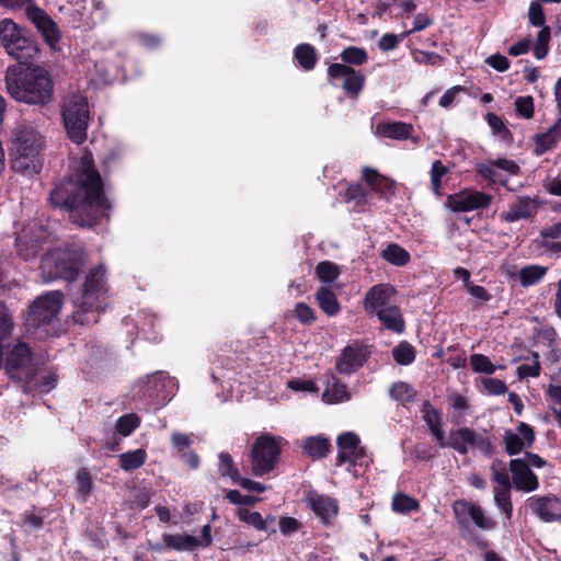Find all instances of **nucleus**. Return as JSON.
<instances>
[{
	"label": "nucleus",
	"instance_id": "obj_1",
	"mask_svg": "<svg viewBox=\"0 0 561 561\" xmlns=\"http://www.w3.org/2000/svg\"><path fill=\"white\" fill-rule=\"evenodd\" d=\"M49 202L54 207L66 208L70 219L81 227H92L100 217L105 216L110 205L90 153L82 154L75 167L73 179L55 184L49 193Z\"/></svg>",
	"mask_w": 561,
	"mask_h": 561
},
{
	"label": "nucleus",
	"instance_id": "obj_2",
	"mask_svg": "<svg viewBox=\"0 0 561 561\" xmlns=\"http://www.w3.org/2000/svg\"><path fill=\"white\" fill-rule=\"evenodd\" d=\"M4 82L7 92L18 102L45 105L53 99V81L42 67L10 66Z\"/></svg>",
	"mask_w": 561,
	"mask_h": 561
},
{
	"label": "nucleus",
	"instance_id": "obj_3",
	"mask_svg": "<svg viewBox=\"0 0 561 561\" xmlns=\"http://www.w3.org/2000/svg\"><path fill=\"white\" fill-rule=\"evenodd\" d=\"M105 268L102 264L89 272L80 293L76 296L73 318L80 324L95 323L106 305Z\"/></svg>",
	"mask_w": 561,
	"mask_h": 561
},
{
	"label": "nucleus",
	"instance_id": "obj_4",
	"mask_svg": "<svg viewBox=\"0 0 561 561\" xmlns=\"http://www.w3.org/2000/svg\"><path fill=\"white\" fill-rule=\"evenodd\" d=\"M0 41L9 56L21 65H30L37 60L39 48L37 43L11 20L0 22Z\"/></svg>",
	"mask_w": 561,
	"mask_h": 561
},
{
	"label": "nucleus",
	"instance_id": "obj_5",
	"mask_svg": "<svg viewBox=\"0 0 561 561\" xmlns=\"http://www.w3.org/2000/svg\"><path fill=\"white\" fill-rule=\"evenodd\" d=\"M61 115L68 137L75 144L84 142L90 118L87 96L81 93L68 94L62 102Z\"/></svg>",
	"mask_w": 561,
	"mask_h": 561
},
{
	"label": "nucleus",
	"instance_id": "obj_6",
	"mask_svg": "<svg viewBox=\"0 0 561 561\" xmlns=\"http://www.w3.org/2000/svg\"><path fill=\"white\" fill-rule=\"evenodd\" d=\"M84 263L83 252L80 250L57 249L45 254L41 261L44 273L50 278H64L72 282L77 278Z\"/></svg>",
	"mask_w": 561,
	"mask_h": 561
},
{
	"label": "nucleus",
	"instance_id": "obj_7",
	"mask_svg": "<svg viewBox=\"0 0 561 561\" xmlns=\"http://www.w3.org/2000/svg\"><path fill=\"white\" fill-rule=\"evenodd\" d=\"M284 443L283 437L271 434H263L256 438L251 453L254 476L260 477L274 469Z\"/></svg>",
	"mask_w": 561,
	"mask_h": 561
},
{
	"label": "nucleus",
	"instance_id": "obj_8",
	"mask_svg": "<svg viewBox=\"0 0 561 561\" xmlns=\"http://www.w3.org/2000/svg\"><path fill=\"white\" fill-rule=\"evenodd\" d=\"M447 447H450L461 455H467L469 449L478 450L485 456L492 451L490 436L478 433L470 427H460L449 432Z\"/></svg>",
	"mask_w": 561,
	"mask_h": 561
},
{
	"label": "nucleus",
	"instance_id": "obj_9",
	"mask_svg": "<svg viewBox=\"0 0 561 561\" xmlns=\"http://www.w3.org/2000/svg\"><path fill=\"white\" fill-rule=\"evenodd\" d=\"M4 368L11 379L28 381L34 375L32 352L26 343L18 342L7 355Z\"/></svg>",
	"mask_w": 561,
	"mask_h": 561
},
{
	"label": "nucleus",
	"instance_id": "obj_10",
	"mask_svg": "<svg viewBox=\"0 0 561 561\" xmlns=\"http://www.w3.org/2000/svg\"><path fill=\"white\" fill-rule=\"evenodd\" d=\"M62 305V295L60 291H49L38 297L30 307L27 321L28 324L37 327L49 323L57 317Z\"/></svg>",
	"mask_w": 561,
	"mask_h": 561
},
{
	"label": "nucleus",
	"instance_id": "obj_11",
	"mask_svg": "<svg viewBox=\"0 0 561 561\" xmlns=\"http://www.w3.org/2000/svg\"><path fill=\"white\" fill-rule=\"evenodd\" d=\"M164 546H153L152 549L162 551L163 548L176 550V551H193L197 547H208L211 541V529L209 525H205L202 528L201 537H194L192 535L183 534H164L162 536Z\"/></svg>",
	"mask_w": 561,
	"mask_h": 561
},
{
	"label": "nucleus",
	"instance_id": "obj_12",
	"mask_svg": "<svg viewBox=\"0 0 561 561\" xmlns=\"http://www.w3.org/2000/svg\"><path fill=\"white\" fill-rule=\"evenodd\" d=\"M337 465L367 466L369 457L360 446L359 437L353 432H346L337 437Z\"/></svg>",
	"mask_w": 561,
	"mask_h": 561
},
{
	"label": "nucleus",
	"instance_id": "obj_13",
	"mask_svg": "<svg viewBox=\"0 0 561 561\" xmlns=\"http://www.w3.org/2000/svg\"><path fill=\"white\" fill-rule=\"evenodd\" d=\"M453 511L461 528H467L470 522L482 530H491L496 525L491 517L484 515L483 510L479 505L466 500L455 501Z\"/></svg>",
	"mask_w": 561,
	"mask_h": 561
},
{
	"label": "nucleus",
	"instance_id": "obj_14",
	"mask_svg": "<svg viewBox=\"0 0 561 561\" xmlns=\"http://www.w3.org/2000/svg\"><path fill=\"white\" fill-rule=\"evenodd\" d=\"M493 196L476 190H462L447 197L446 206L454 213L484 209L490 206Z\"/></svg>",
	"mask_w": 561,
	"mask_h": 561
},
{
	"label": "nucleus",
	"instance_id": "obj_15",
	"mask_svg": "<svg viewBox=\"0 0 561 561\" xmlns=\"http://www.w3.org/2000/svg\"><path fill=\"white\" fill-rule=\"evenodd\" d=\"M46 236V230L37 222L27 224L16 234L15 242L19 255L25 261L35 257Z\"/></svg>",
	"mask_w": 561,
	"mask_h": 561
},
{
	"label": "nucleus",
	"instance_id": "obj_16",
	"mask_svg": "<svg viewBox=\"0 0 561 561\" xmlns=\"http://www.w3.org/2000/svg\"><path fill=\"white\" fill-rule=\"evenodd\" d=\"M526 506L545 523L561 522V500L554 495L530 496Z\"/></svg>",
	"mask_w": 561,
	"mask_h": 561
},
{
	"label": "nucleus",
	"instance_id": "obj_17",
	"mask_svg": "<svg viewBox=\"0 0 561 561\" xmlns=\"http://www.w3.org/2000/svg\"><path fill=\"white\" fill-rule=\"evenodd\" d=\"M328 76L332 80H342V88L352 96L359 94L365 82V77L360 72L344 64H332L328 69Z\"/></svg>",
	"mask_w": 561,
	"mask_h": 561
},
{
	"label": "nucleus",
	"instance_id": "obj_18",
	"mask_svg": "<svg viewBox=\"0 0 561 561\" xmlns=\"http://www.w3.org/2000/svg\"><path fill=\"white\" fill-rule=\"evenodd\" d=\"M26 15L43 35L45 42L53 49H56L60 39V32L55 21H53L44 10L37 7H28L26 9Z\"/></svg>",
	"mask_w": 561,
	"mask_h": 561
},
{
	"label": "nucleus",
	"instance_id": "obj_19",
	"mask_svg": "<svg viewBox=\"0 0 561 561\" xmlns=\"http://www.w3.org/2000/svg\"><path fill=\"white\" fill-rule=\"evenodd\" d=\"M519 171V167L512 160L497 159L495 161H489L477 165V172L485 180L492 183H499L506 185L507 175H515Z\"/></svg>",
	"mask_w": 561,
	"mask_h": 561
},
{
	"label": "nucleus",
	"instance_id": "obj_20",
	"mask_svg": "<svg viewBox=\"0 0 561 561\" xmlns=\"http://www.w3.org/2000/svg\"><path fill=\"white\" fill-rule=\"evenodd\" d=\"M369 352L366 346L353 342L348 344L337 358L335 369L340 374L350 375L364 365Z\"/></svg>",
	"mask_w": 561,
	"mask_h": 561
},
{
	"label": "nucleus",
	"instance_id": "obj_21",
	"mask_svg": "<svg viewBox=\"0 0 561 561\" xmlns=\"http://www.w3.org/2000/svg\"><path fill=\"white\" fill-rule=\"evenodd\" d=\"M503 440L506 453L511 456L517 455L533 445L535 432L530 425L520 422L516 431L507 430L504 432Z\"/></svg>",
	"mask_w": 561,
	"mask_h": 561
},
{
	"label": "nucleus",
	"instance_id": "obj_22",
	"mask_svg": "<svg viewBox=\"0 0 561 561\" xmlns=\"http://www.w3.org/2000/svg\"><path fill=\"white\" fill-rule=\"evenodd\" d=\"M540 202L536 197L518 196L508 209L502 213L501 217L507 222H515L522 219L534 217L539 209Z\"/></svg>",
	"mask_w": 561,
	"mask_h": 561
},
{
	"label": "nucleus",
	"instance_id": "obj_23",
	"mask_svg": "<svg viewBox=\"0 0 561 561\" xmlns=\"http://www.w3.org/2000/svg\"><path fill=\"white\" fill-rule=\"evenodd\" d=\"M510 469L512 471L513 483L517 490L533 492L539 488L538 478L524 459H512Z\"/></svg>",
	"mask_w": 561,
	"mask_h": 561
},
{
	"label": "nucleus",
	"instance_id": "obj_24",
	"mask_svg": "<svg viewBox=\"0 0 561 561\" xmlns=\"http://www.w3.org/2000/svg\"><path fill=\"white\" fill-rule=\"evenodd\" d=\"M307 502L312 512L323 524H330L337 516L339 505L334 499L328 495L309 492Z\"/></svg>",
	"mask_w": 561,
	"mask_h": 561
},
{
	"label": "nucleus",
	"instance_id": "obj_25",
	"mask_svg": "<svg viewBox=\"0 0 561 561\" xmlns=\"http://www.w3.org/2000/svg\"><path fill=\"white\" fill-rule=\"evenodd\" d=\"M394 295V288L387 284L373 286L365 295L364 308L367 313H376L385 307L391 306V297Z\"/></svg>",
	"mask_w": 561,
	"mask_h": 561
},
{
	"label": "nucleus",
	"instance_id": "obj_26",
	"mask_svg": "<svg viewBox=\"0 0 561 561\" xmlns=\"http://www.w3.org/2000/svg\"><path fill=\"white\" fill-rule=\"evenodd\" d=\"M13 136L16 152L41 151L43 148L42 136L32 126L16 127Z\"/></svg>",
	"mask_w": 561,
	"mask_h": 561
},
{
	"label": "nucleus",
	"instance_id": "obj_27",
	"mask_svg": "<svg viewBox=\"0 0 561 561\" xmlns=\"http://www.w3.org/2000/svg\"><path fill=\"white\" fill-rule=\"evenodd\" d=\"M41 151H25L14 153L12 169L25 176H33L42 169Z\"/></svg>",
	"mask_w": 561,
	"mask_h": 561
},
{
	"label": "nucleus",
	"instance_id": "obj_28",
	"mask_svg": "<svg viewBox=\"0 0 561 561\" xmlns=\"http://www.w3.org/2000/svg\"><path fill=\"white\" fill-rule=\"evenodd\" d=\"M423 420L430 428L433 437L440 448L447 447V438L443 430L440 413L434 409L430 402H424L422 405Z\"/></svg>",
	"mask_w": 561,
	"mask_h": 561
},
{
	"label": "nucleus",
	"instance_id": "obj_29",
	"mask_svg": "<svg viewBox=\"0 0 561 561\" xmlns=\"http://www.w3.org/2000/svg\"><path fill=\"white\" fill-rule=\"evenodd\" d=\"M363 179L367 186L381 198H387L388 194L394 191V182L381 174L376 170L366 168L363 170Z\"/></svg>",
	"mask_w": 561,
	"mask_h": 561
},
{
	"label": "nucleus",
	"instance_id": "obj_30",
	"mask_svg": "<svg viewBox=\"0 0 561 561\" xmlns=\"http://www.w3.org/2000/svg\"><path fill=\"white\" fill-rule=\"evenodd\" d=\"M561 139V118L546 131L535 136V153L541 156L551 148H553Z\"/></svg>",
	"mask_w": 561,
	"mask_h": 561
},
{
	"label": "nucleus",
	"instance_id": "obj_31",
	"mask_svg": "<svg viewBox=\"0 0 561 561\" xmlns=\"http://www.w3.org/2000/svg\"><path fill=\"white\" fill-rule=\"evenodd\" d=\"M351 399L345 383L341 382L334 375L328 378L327 387L322 393V401L328 404L346 402Z\"/></svg>",
	"mask_w": 561,
	"mask_h": 561
},
{
	"label": "nucleus",
	"instance_id": "obj_32",
	"mask_svg": "<svg viewBox=\"0 0 561 561\" xmlns=\"http://www.w3.org/2000/svg\"><path fill=\"white\" fill-rule=\"evenodd\" d=\"M383 327L392 332L402 333L404 331V320L400 309L394 306H388L375 313Z\"/></svg>",
	"mask_w": 561,
	"mask_h": 561
},
{
	"label": "nucleus",
	"instance_id": "obj_33",
	"mask_svg": "<svg viewBox=\"0 0 561 561\" xmlns=\"http://www.w3.org/2000/svg\"><path fill=\"white\" fill-rule=\"evenodd\" d=\"M413 127L402 122L380 123L376 126V134L381 137L404 140L411 137Z\"/></svg>",
	"mask_w": 561,
	"mask_h": 561
},
{
	"label": "nucleus",
	"instance_id": "obj_34",
	"mask_svg": "<svg viewBox=\"0 0 561 561\" xmlns=\"http://www.w3.org/2000/svg\"><path fill=\"white\" fill-rule=\"evenodd\" d=\"M171 380L168 376L162 373H154L147 377V381L145 382L141 391L144 397H148L157 400H165V396H161V392L167 387V383H170Z\"/></svg>",
	"mask_w": 561,
	"mask_h": 561
},
{
	"label": "nucleus",
	"instance_id": "obj_35",
	"mask_svg": "<svg viewBox=\"0 0 561 561\" xmlns=\"http://www.w3.org/2000/svg\"><path fill=\"white\" fill-rule=\"evenodd\" d=\"M301 448L306 455L313 459L324 458L330 450V440L322 436H310L302 440Z\"/></svg>",
	"mask_w": 561,
	"mask_h": 561
},
{
	"label": "nucleus",
	"instance_id": "obj_36",
	"mask_svg": "<svg viewBox=\"0 0 561 561\" xmlns=\"http://www.w3.org/2000/svg\"><path fill=\"white\" fill-rule=\"evenodd\" d=\"M548 267L530 264L526 265L518 272L519 283L523 287H529L538 284L546 276Z\"/></svg>",
	"mask_w": 561,
	"mask_h": 561
},
{
	"label": "nucleus",
	"instance_id": "obj_37",
	"mask_svg": "<svg viewBox=\"0 0 561 561\" xmlns=\"http://www.w3.org/2000/svg\"><path fill=\"white\" fill-rule=\"evenodd\" d=\"M317 301L321 310L332 317L339 313L340 304L336 296L328 287H320L316 294Z\"/></svg>",
	"mask_w": 561,
	"mask_h": 561
},
{
	"label": "nucleus",
	"instance_id": "obj_38",
	"mask_svg": "<svg viewBox=\"0 0 561 561\" xmlns=\"http://www.w3.org/2000/svg\"><path fill=\"white\" fill-rule=\"evenodd\" d=\"M147 455L144 449H136L118 456L119 467L125 471H131L140 468L145 463Z\"/></svg>",
	"mask_w": 561,
	"mask_h": 561
},
{
	"label": "nucleus",
	"instance_id": "obj_39",
	"mask_svg": "<svg viewBox=\"0 0 561 561\" xmlns=\"http://www.w3.org/2000/svg\"><path fill=\"white\" fill-rule=\"evenodd\" d=\"M295 59L298 61L300 67L305 70H311L314 68L317 62V55L314 48L309 44H300L295 48Z\"/></svg>",
	"mask_w": 561,
	"mask_h": 561
},
{
	"label": "nucleus",
	"instance_id": "obj_40",
	"mask_svg": "<svg viewBox=\"0 0 561 561\" xmlns=\"http://www.w3.org/2000/svg\"><path fill=\"white\" fill-rule=\"evenodd\" d=\"M237 515L239 520L254 527L256 530L268 531V520L264 519L259 512L240 508Z\"/></svg>",
	"mask_w": 561,
	"mask_h": 561
},
{
	"label": "nucleus",
	"instance_id": "obj_41",
	"mask_svg": "<svg viewBox=\"0 0 561 561\" xmlns=\"http://www.w3.org/2000/svg\"><path fill=\"white\" fill-rule=\"evenodd\" d=\"M494 503L501 510L507 519L512 518L513 505L511 502V488L494 486Z\"/></svg>",
	"mask_w": 561,
	"mask_h": 561
},
{
	"label": "nucleus",
	"instance_id": "obj_42",
	"mask_svg": "<svg viewBox=\"0 0 561 561\" xmlns=\"http://www.w3.org/2000/svg\"><path fill=\"white\" fill-rule=\"evenodd\" d=\"M14 329L12 316L3 302H0V351L9 340Z\"/></svg>",
	"mask_w": 561,
	"mask_h": 561
},
{
	"label": "nucleus",
	"instance_id": "obj_43",
	"mask_svg": "<svg viewBox=\"0 0 561 561\" xmlns=\"http://www.w3.org/2000/svg\"><path fill=\"white\" fill-rule=\"evenodd\" d=\"M448 173V168L440 160H435L431 167V187L436 196H440L442 179Z\"/></svg>",
	"mask_w": 561,
	"mask_h": 561
},
{
	"label": "nucleus",
	"instance_id": "obj_44",
	"mask_svg": "<svg viewBox=\"0 0 561 561\" xmlns=\"http://www.w3.org/2000/svg\"><path fill=\"white\" fill-rule=\"evenodd\" d=\"M140 424V419L135 413L124 414L117 419L115 428L122 436H129Z\"/></svg>",
	"mask_w": 561,
	"mask_h": 561
},
{
	"label": "nucleus",
	"instance_id": "obj_45",
	"mask_svg": "<svg viewBox=\"0 0 561 561\" xmlns=\"http://www.w3.org/2000/svg\"><path fill=\"white\" fill-rule=\"evenodd\" d=\"M383 259L389 263L402 266L410 260V254L398 244H389L383 251Z\"/></svg>",
	"mask_w": 561,
	"mask_h": 561
},
{
	"label": "nucleus",
	"instance_id": "obj_46",
	"mask_svg": "<svg viewBox=\"0 0 561 561\" xmlns=\"http://www.w3.org/2000/svg\"><path fill=\"white\" fill-rule=\"evenodd\" d=\"M316 274L322 283H332L340 276V268L330 261H323L317 265Z\"/></svg>",
	"mask_w": 561,
	"mask_h": 561
},
{
	"label": "nucleus",
	"instance_id": "obj_47",
	"mask_svg": "<svg viewBox=\"0 0 561 561\" xmlns=\"http://www.w3.org/2000/svg\"><path fill=\"white\" fill-rule=\"evenodd\" d=\"M492 480L499 488H512V482L504 462L494 460L491 466Z\"/></svg>",
	"mask_w": 561,
	"mask_h": 561
},
{
	"label": "nucleus",
	"instance_id": "obj_48",
	"mask_svg": "<svg viewBox=\"0 0 561 561\" xmlns=\"http://www.w3.org/2000/svg\"><path fill=\"white\" fill-rule=\"evenodd\" d=\"M392 355L394 360L399 365H409L411 364L415 358V352L411 344L408 342H401L399 343L393 350Z\"/></svg>",
	"mask_w": 561,
	"mask_h": 561
},
{
	"label": "nucleus",
	"instance_id": "obj_49",
	"mask_svg": "<svg viewBox=\"0 0 561 561\" xmlns=\"http://www.w3.org/2000/svg\"><path fill=\"white\" fill-rule=\"evenodd\" d=\"M367 58V51L360 47L350 46L341 53V59L344 65L351 64L359 66L366 62Z\"/></svg>",
	"mask_w": 561,
	"mask_h": 561
},
{
	"label": "nucleus",
	"instance_id": "obj_50",
	"mask_svg": "<svg viewBox=\"0 0 561 561\" xmlns=\"http://www.w3.org/2000/svg\"><path fill=\"white\" fill-rule=\"evenodd\" d=\"M218 470L224 477H229L233 482L239 479V471L234 466L232 457L228 453H220Z\"/></svg>",
	"mask_w": 561,
	"mask_h": 561
},
{
	"label": "nucleus",
	"instance_id": "obj_51",
	"mask_svg": "<svg viewBox=\"0 0 561 561\" xmlns=\"http://www.w3.org/2000/svg\"><path fill=\"white\" fill-rule=\"evenodd\" d=\"M419 507V503L413 497H410L405 494H396L392 499V508L398 513H408L411 511H416Z\"/></svg>",
	"mask_w": 561,
	"mask_h": 561
},
{
	"label": "nucleus",
	"instance_id": "obj_52",
	"mask_svg": "<svg viewBox=\"0 0 561 561\" xmlns=\"http://www.w3.org/2000/svg\"><path fill=\"white\" fill-rule=\"evenodd\" d=\"M550 41V28L543 26L537 34L536 46L534 48V55L537 59H542L548 54Z\"/></svg>",
	"mask_w": 561,
	"mask_h": 561
},
{
	"label": "nucleus",
	"instance_id": "obj_53",
	"mask_svg": "<svg viewBox=\"0 0 561 561\" xmlns=\"http://www.w3.org/2000/svg\"><path fill=\"white\" fill-rule=\"evenodd\" d=\"M540 374L539 355L533 353L529 363H524L517 367L519 378L538 377Z\"/></svg>",
	"mask_w": 561,
	"mask_h": 561
},
{
	"label": "nucleus",
	"instance_id": "obj_54",
	"mask_svg": "<svg viewBox=\"0 0 561 561\" xmlns=\"http://www.w3.org/2000/svg\"><path fill=\"white\" fill-rule=\"evenodd\" d=\"M389 394L397 401L409 402L413 399L414 392L410 385L405 382H397L389 389Z\"/></svg>",
	"mask_w": 561,
	"mask_h": 561
},
{
	"label": "nucleus",
	"instance_id": "obj_55",
	"mask_svg": "<svg viewBox=\"0 0 561 561\" xmlns=\"http://www.w3.org/2000/svg\"><path fill=\"white\" fill-rule=\"evenodd\" d=\"M472 369L477 373L491 375L495 371L496 367L492 364L488 356L482 354H473L470 357Z\"/></svg>",
	"mask_w": 561,
	"mask_h": 561
},
{
	"label": "nucleus",
	"instance_id": "obj_56",
	"mask_svg": "<svg viewBox=\"0 0 561 561\" xmlns=\"http://www.w3.org/2000/svg\"><path fill=\"white\" fill-rule=\"evenodd\" d=\"M515 110L517 114L525 118L529 119L534 116V99L530 95L518 96L515 100Z\"/></svg>",
	"mask_w": 561,
	"mask_h": 561
},
{
	"label": "nucleus",
	"instance_id": "obj_57",
	"mask_svg": "<svg viewBox=\"0 0 561 561\" xmlns=\"http://www.w3.org/2000/svg\"><path fill=\"white\" fill-rule=\"evenodd\" d=\"M346 202H354L356 206H363L368 203L367 194L359 184L350 185L345 193Z\"/></svg>",
	"mask_w": 561,
	"mask_h": 561
},
{
	"label": "nucleus",
	"instance_id": "obj_58",
	"mask_svg": "<svg viewBox=\"0 0 561 561\" xmlns=\"http://www.w3.org/2000/svg\"><path fill=\"white\" fill-rule=\"evenodd\" d=\"M294 314L302 324H311L316 320L313 309L305 302L296 304L294 308Z\"/></svg>",
	"mask_w": 561,
	"mask_h": 561
},
{
	"label": "nucleus",
	"instance_id": "obj_59",
	"mask_svg": "<svg viewBox=\"0 0 561 561\" xmlns=\"http://www.w3.org/2000/svg\"><path fill=\"white\" fill-rule=\"evenodd\" d=\"M547 394L553 403L552 410L558 423L561 425V386L549 385Z\"/></svg>",
	"mask_w": 561,
	"mask_h": 561
},
{
	"label": "nucleus",
	"instance_id": "obj_60",
	"mask_svg": "<svg viewBox=\"0 0 561 561\" xmlns=\"http://www.w3.org/2000/svg\"><path fill=\"white\" fill-rule=\"evenodd\" d=\"M407 35L408 33H402L401 35L392 33L383 34L378 41V47L382 51L392 50L398 46L400 39H403Z\"/></svg>",
	"mask_w": 561,
	"mask_h": 561
},
{
	"label": "nucleus",
	"instance_id": "obj_61",
	"mask_svg": "<svg viewBox=\"0 0 561 561\" xmlns=\"http://www.w3.org/2000/svg\"><path fill=\"white\" fill-rule=\"evenodd\" d=\"M76 480H77V484H78V492L83 497H85L92 489V482H91L90 474L88 473L87 470L81 469L77 473Z\"/></svg>",
	"mask_w": 561,
	"mask_h": 561
},
{
	"label": "nucleus",
	"instance_id": "obj_62",
	"mask_svg": "<svg viewBox=\"0 0 561 561\" xmlns=\"http://www.w3.org/2000/svg\"><path fill=\"white\" fill-rule=\"evenodd\" d=\"M528 18L533 25L535 26H543L545 24V14L541 5L538 2H531L528 10Z\"/></svg>",
	"mask_w": 561,
	"mask_h": 561
},
{
	"label": "nucleus",
	"instance_id": "obj_63",
	"mask_svg": "<svg viewBox=\"0 0 561 561\" xmlns=\"http://www.w3.org/2000/svg\"><path fill=\"white\" fill-rule=\"evenodd\" d=\"M288 388L294 391H306V392H317L318 387L316 382L307 379H291L288 381Z\"/></svg>",
	"mask_w": 561,
	"mask_h": 561
},
{
	"label": "nucleus",
	"instance_id": "obj_64",
	"mask_svg": "<svg viewBox=\"0 0 561 561\" xmlns=\"http://www.w3.org/2000/svg\"><path fill=\"white\" fill-rule=\"evenodd\" d=\"M483 386L490 394H503L507 390L505 382L496 378L483 379Z\"/></svg>",
	"mask_w": 561,
	"mask_h": 561
}]
</instances>
